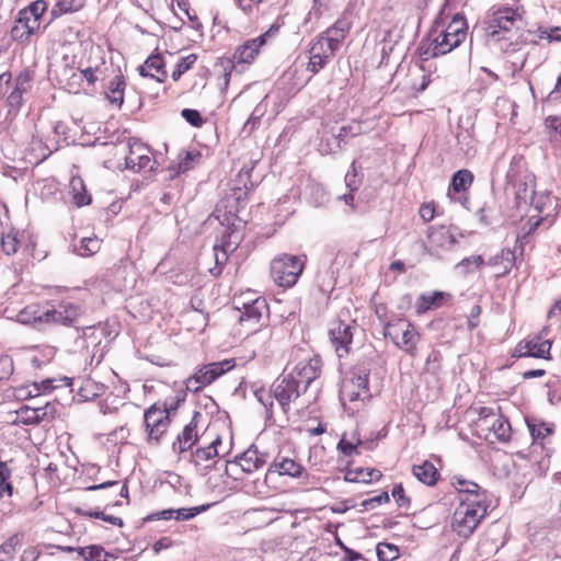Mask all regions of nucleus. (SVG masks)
Wrapping results in <instances>:
<instances>
[{"label":"nucleus","instance_id":"1","mask_svg":"<svg viewBox=\"0 0 561 561\" xmlns=\"http://www.w3.org/2000/svg\"><path fill=\"white\" fill-rule=\"evenodd\" d=\"M485 32L489 42L499 44L505 54L515 53L524 45L537 44V38L531 31H522L524 21L517 9L501 7L492 10L485 18Z\"/></svg>","mask_w":561,"mask_h":561},{"label":"nucleus","instance_id":"2","mask_svg":"<svg viewBox=\"0 0 561 561\" xmlns=\"http://www.w3.org/2000/svg\"><path fill=\"white\" fill-rule=\"evenodd\" d=\"M466 19L457 13L448 26L437 34L427 45L424 41L419 46L420 55L423 59L434 58L445 55L458 47L467 36Z\"/></svg>","mask_w":561,"mask_h":561},{"label":"nucleus","instance_id":"3","mask_svg":"<svg viewBox=\"0 0 561 561\" xmlns=\"http://www.w3.org/2000/svg\"><path fill=\"white\" fill-rule=\"evenodd\" d=\"M459 506L453 516V529L462 538H469L486 515L485 500L459 496Z\"/></svg>","mask_w":561,"mask_h":561},{"label":"nucleus","instance_id":"4","mask_svg":"<svg viewBox=\"0 0 561 561\" xmlns=\"http://www.w3.org/2000/svg\"><path fill=\"white\" fill-rule=\"evenodd\" d=\"M305 262L300 256L282 254L271 262V275L280 287H293L300 277Z\"/></svg>","mask_w":561,"mask_h":561},{"label":"nucleus","instance_id":"5","mask_svg":"<svg viewBox=\"0 0 561 561\" xmlns=\"http://www.w3.org/2000/svg\"><path fill=\"white\" fill-rule=\"evenodd\" d=\"M344 316H348V312H341L329 329L330 342L340 358L350 354L353 337L359 329L356 320L345 319Z\"/></svg>","mask_w":561,"mask_h":561},{"label":"nucleus","instance_id":"6","mask_svg":"<svg viewBox=\"0 0 561 561\" xmlns=\"http://www.w3.org/2000/svg\"><path fill=\"white\" fill-rule=\"evenodd\" d=\"M383 335L386 337L389 336L405 353L410 355L415 354L420 334L410 321L397 318L391 322H385Z\"/></svg>","mask_w":561,"mask_h":561},{"label":"nucleus","instance_id":"7","mask_svg":"<svg viewBox=\"0 0 561 561\" xmlns=\"http://www.w3.org/2000/svg\"><path fill=\"white\" fill-rule=\"evenodd\" d=\"M233 367V359H225L203 365L192 376L185 379L184 385L186 386V390L198 392Z\"/></svg>","mask_w":561,"mask_h":561},{"label":"nucleus","instance_id":"8","mask_svg":"<svg viewBox=\"0 0 561 561\" xmlns=\"http://www.w3.org/2000/svg\"><path fill=\"white\" fill-rule=\"evenodd\" d=\"M272 392L284 412H287L289 404L296 401L305 389H300V383L290 373L280 375L272 386Z\"/></svg>","mask_w":561,"mask_h":561},{"label":"nucleus","instance_id":"9","mask_svg":"<svg viewBox=\"0 0 561 561\" xmlns=\"http://www.w3.org/2000/svg\"><path fill=\"white\" fill-rule=\"evenodd\" d=\"M144 419L149 439L158 443L171 423L168 409L162 408L159 402L153 403L145 411Z\"/></svg>","mask_w":561,"mask_h":561},{"label":"nucleus","instance_id":"10","mask_svg":"<svg viewBox=\"0 0 561 561\" xmlns=\"http://www.w3.org/2000/svg\"><path fill=\"white\" fill-rule=\"evenodd\" d=\"M279 27L277 25H272L265 33L260 36L248 39L242 45H240L232 57L234 64H251L254 58L257 56L260 48L265 45L268 37L274 36L278 33Z\"/></svg>","mask_w":561,"mask_h":561},{"label":"nucleus","instance_id":"11","mask_svg":"<svg viewBox=\"0 0 561 561\" xmlns=\"http://www.w3.org/2000/svg\"><path fill=\"white\" fill-rule=\"evenodd\" d=\"M322 360L320 356L313 355L298 362L291 369L290 375L300 383V389L307 391L308 387L320 377Z\"/></svg>","mask_w":561,"mask_h":561},{"label":"nucleus","instance_id":"12","mask_svg":"<svg viewBox=\"0 0 561 561\" xmlns=\"http://www.w3.org/2000/svg\"><path fill=\"white\" fill-rule=\"evenodd\" d=\"M82 313L81 307L73 302L62 301L57 308L44 311L46 323H57L66 327L76 325Z\"/></svg>","mask_w":561,"mask_h":561},{"label":"nucleus","instance_id":"13","mask_svg":"<svg viewBox=\"0 0 561 561\" xmlns=\"http://www.w3.org/2000/svg\"><path fill=\"white\" fill-rule=\"evenodd\" d=\"M551 345L552 343L549 340L545 339L541 334H536L519 342L515 348L514 356L549 359Z\"/></svg>","mask_w":561,"mask_h":561},{"label":"nucleus","instance_id":"14","mask_svg":"<svg viewBox=\"0 0 561 561\" xmlns=\"http://www.w3.org/2000/svg\"><path fill=\"white\" fill-rule=\"evenodd\" d=\"M217 219L221 222V225H227V228H226V232L224 233L222 236V243L221 245H217L215 244L214 245V252H215V262H216V265L217 267L218 266H224L226 264V262L228 261V253L230 251H234L237 245H238V241H226V238H231L233 234H234V230L232 229V227L234 226L233 222H231V219H234L236 215H232L231 213H225V214H220V211L217 209Z\"/></svg>","mask_w":561,"mask_h":561},{"label":"nucleus","instance_id":"15","mask_svg":"<svg viewBox=\"0 0 561 561\" xmlns=\"http://www.w3.org/2000/svg\"><path fill=\"white\" fill-rule=\"evenodd\" d=\"M150 150L144 144L135 140L129 144V154L125 159V165L135 172L153 171L156 161L149 156Z\"/></svg>","mask_w":561,"mask_h":561},{"label":"nucleus","instance_id":"16","mask_svg":"<svg viewBox=\"0 0 561 561\" xmlns=\"http://www.w3.org/2000/svg\"><path fill=\"white\" fill-rule=\"evenodd\" d=\"M267 460V455L264 453H260L259 449L252 445L240 456L236 457V460L232 462H227L226 472L230 476L229 467H240L241 470L245 473H252L257 469L262 468Z\"/></svg>","mask_w":561,"mask_h":561},{"label":"nucleus","instance_id":"17","mask_svg":"<svg viewBox=\"0 0 561 561\" xmlns=\"http://www.w3.org/2000/svg\"><path fill=\"white\" fill-rule=\"evenodd\" d=\"M202 413L195 411L190 423H187L181 433L178 434L175 442L173 443V450L179 454H183L191 449L197 442V423L202 419Z\"/></svg>","mask_w":561,"mask_h":561},{"label":"nucleus","instance_id":"18","mask_svg":"<svg viewBox=\"0 0 561 561\" xmlns=\"http://www.w3.org/2000/svg\"><path fill=\"white\" fill-rule=\"evenodd\" d=\"M351 22L346 18H340L327 28L321 35L325 38L331 51H337L351 30Z\"/></svg>","mask_w":561,"mask_h":561},{"label":"nucleus","instance_id":"19","mask_svg":"<svg viewBox=\"0 0 561 561\" xmlns=\"http://www.w3.org/2000/svg\"><path fill=\"white\" fill-rule=\"evenodd\" d=\"M138 70L141 77L154 79L159 83L164 82L168 78L165 64L160 54H151Z\"/></svg>","mask_w":561,"mask_h":561},{"label":"nucleus","instance_id":"20","mask_svg":"<svg viewBox=\"0 0 561 561\" xmlns=\"http://www.w3.org/2000/svg\"><path fill=\"white\" fill-rule=\"evenodd\" d=\"M39 27L41 22H35L30 16L23 15V13L19 11L14 25L11 28V37L21 43L27 42Z\"/></svg>","mask_w":561,"mask_h":561},{"label":"nucleus","instance_id":"21","mask_svg":"<svg viewBox=\"0 0 561 561\" xmlns=\"http://www.w3.org/2000/svg\"><path fill=\"white\" fill-rule=\"evenodd\" d=\"M304 471L305 468L294 459L278 455L270 465L266 472V478L273 473H277L279 476H289L291 478H299L302 476Z\"/></svg>","mask_w":561,"mask_h":561},{"label":"nucleus","instance_id":"22","mask_svg":"<svg viewBox=\"0 0 561 561\" xmlns=\"http://www.w3.org/2000/svg\"><path fill=\"white\" fill-rule=\"evenodd\" d=\"M77 551L84 561H125L118 553L107 552L99 545L79 547Z\"/></svg>","mask_w":561,"mask_h":561},{"label":"nucleus","instance_id":"23","mask_svg":"<svg viewBox=\"0 0 561 561\" xmlns=\"http://www.w3.org/2000/svg\"><path fill=\"white\" fill-rule=\"evenodd\" d=\"M517 250L519 249L515 247L514 250L503 249L501 253L493 255L488 260V265L499 266L501 268V271L497 274L499 277L506 275L507 273H510V271L512 270L516 262Z\"/></svg>","mask_w":561,"mask_h":561},{"label":"nucleus","instance_id":"24","mask_svg":"<svg viewBox=\"0 0 561 561\" xmlns=\"http://www.w3.org/2000/svg\"><path fill=\"white\" fill-rule=\"evenodd\" d=\"M430 242L438 248L449 249L456 243L455 236L445 226H432L428 228Z\"/></svg>","mask_w":561,"mask_h":561},{"label":"nucleus","instance_id":"25","mask_svg":"<svg viewBox=\"0 0 561 561\" xmlns=\"http://www.w3.org/2000/svg\"><path fill=\"white\" fill-rule=\"evenodd\" d=\"M126 82L122 75L114 76L106 87L105 96L111 104L121 107L124 103Z\"/></svg>","mask_w":561,"mask_h":561},{"label":"nucleus","instance_id":"26","mask_svg":"<svg viewBox=\"0 0 561 561\" xmlns=\"http://www.w3.org/2000/svg\"><path fill=\"white\" fill-rule=\"evenodd\" d=\"M382 477L381 472L377 469H347L344 476L346 482H358L369 484L378 481Z\"/></svg>","mask_w":561,"mask_h":561},{"label":"nucleus","instance_id":"27","mask_svg":"<svg viewBox=\"0 0 561 561\" xmlns=\"http://www.w3.org/2000/svg\"><path fill=\"white\" fill-rule=\"evenodd\" d=\"M445 297H449V294L438 290L431 294H422L416 301V312L422 314L431 309L440 307Z\"/></svg>","mask_w":561,"mask_h":561},{"label":"nucleus","instance_id":"28","mask_svg":"<svg viewBox=\"0 0 561 561\" xmlns=\"http://www.w3.org/2000/svg\"><path fill=\"white\" fill-rule=\"evenodd\" d=\"M413 476L422 483L426 485H434L438 478L439 472L435 466L430 461H424L421 465H414L412 468Z\"/></svg>","mask_w":561,"mask_h":561},{"label":"nucleus","instance_id":"29","mask_svg":"<svg viewBox=\"0 0 561 561\" xmlns=\"http://www.w3.org/2000/svg\"><path fill=\"white\" fill-rule=\"evenodd\" d=\"M70 247L75 254L89 257L100 251L101 241L96 237H85L81 238L78 243L73 242Z\"/></svg>","mask_w":561,"mask_h":561},{"label":"nucleus","instance_id":"30","mask_svg":"<svg viewBox=\"0 0 561 561\" xmlns=\"http://www.w3.org/2000/svg\"><path fill=\"white\" fill-rule=\"evenodd\" d=\"M369 368L365 366L357 365L352 370V377L350 380L344 381L345 383H352V388L357 390H362L365 397H370L369 394Z\"/></svg>","mask_w":561,"mask_h":561},{"label":"nucleus","instance_id":"31","mask_svg":"<svg viewBox=\"0 0 561 561\" xmlns=\"http://www.w3.org/2000/svg\"><path fill=\"white\" fill-rule=\"evenodd\" d=\"M454 485L462 497L485 500V491H482L481 486L473 481L455 478Z\"/></svg>","mask_w":561,"mask_h":561},{"label":"nucleus","instance_id":"32","mask_svg":"<svg viewBox=\"0 0 561 561\" xmlns=\"http://www.w3.org/2000/svg\"><path fill=\"white\" fill-rule=\"evenodd\" d=\"M58 150V147H50L42 139L33 137L27 151L34 157L35 163H41L46 160L54 151Z\"/></svg>","mask_w":561,"mask_h":561},{"label":"nucleus","instance_id":"33","mask_svg":"<svg viewBox=\"0 0 561 561\" xmlns=\"http://www.w3.org/2000/svg\"><path fill=\"white\" fill-rule=\"evenodd\" d=\"M344 144V138L337 134L324 133L319 142V152L321 154H332L339 152Z\"/></svg>","mask_w":561,"mask_h":561},{"label":"nucleus","instance_id":"34","mask_svg":"<svg viewBox=\"0 0 561 561\" xmlns=\"http://www.w3.org/2000/svg\"><path fill=\"white\" fill-rule=\"evenodd\" d=\"M536 178L533 173H526L517 184L515 197L518 203L527 204L531 198V193L535 192Z\"/></svg>","mask_w":561,"mask_h":561},{"label":"nucleus","instance_id":"35","mask_svg":"<svg viewBox=\"0 0 561 561\" xmlns=\"http://www.w3.org/2000/svg\"><path fill=\"white\" fill-rule=\"evenodd\" d=\"M266 308V302L262 298L254 299L251 304L244 305V310L241 312L240 321L259 322L262 311Z\"/></svg>","mask_w":561,"mask_h":561},{"label":"nucleus","instance_id":"36","mask_svg":"<svg viewBox=\"0 0 561 561\" xmlns=\"http://www.w3.org/2000/svg\"><path fill=\"white\" fill-rule=\"evenodd\" d=\"M526 424L534 442L543 439L553 433V425L536 419H526Z\"/></svg>","mask_w":561,"mask_h":561},{"label":"nucleus","instance_id":"37","mask_svg":"<svg viewBox=\"0 0 561 561\" xmlns=\"http://www.w3.org/2000/svg\"><path fill=\"white\" fill-rule=\"evenodd\" d=\"M541 221L542 218L531 216L523 226L522 231L515 241V248L519 249L520 254L524 252V247L527 243V239L538 229Z\"/></svg>","mask_w":561,"mask_h":561},{"label":"nucleus","instance_id":"38","mask_svg":"<svg viewBox=\"0 0 561 561\" xmlns=\"http://www.w3.org/2000/svg\"><path fill=\"white\" fill-rule=\"evenodd\" d=\"M18 417L25 425H37L45 421V412H41L38 407L30 408L24 405L18 411Z\"/></svg>","mask_w":561,"mask_h":561},{"label":"nucleus","instance_id":"39","mask_svg":"<svg viewBox=\"0 0 561 561\" xmlns=\"http://www.w3.org/2000/svg\"><path fill=\"white\" fill-rule=\"evenodd\" d=\"M180 160L176 163V167L172 165L170 167V171H173L174 173L171 174V178H174L185 171L191 170L194 164L199 160L201 153L199 152H193V151H186L183 157H179Z\"/></svg>","mask_w":561,"mask_h":561},{"label":"nucleus","instance_id":"40","mask_svg":"<svg viewBox=\"0 0 561 561\" xmlns=\"http://www.w3.org/2000/svg\"><path fill=\"white\" fill-rule=\"evenodd\" d=\"M490 430L493 432L497 440L507 443L511 438V424L508 420L499 415L491 422Z\"/></svg>","mask_w":561,"mask_h":561},{"label":"nucleus","instance_id":"41","mask_svg":"<svg viewBox=\"0 0 561 561\" xmlns=\"http://www.w3.org/2000/svg\"><path fill=\"white\" fill-rule=\"evenodd\" d=\"M16 320L23 324L45 322L44 311H42L37 305H30L16 314Z\"/></svg>","mask_w":561,"mask_h":561},{"label":"nucleus","instance_id":"42","mask_svg":"<svg viewBox=\"0 0 561 561\" xmlns=\"http://www.w3.org/2000/svg\"><path fill=\"white\" fill-rule=\"evenodd\" d=\"M106 390V387L102 382L94 381L92 379H87L83 381L80 387L79 394L84 400H93L96 397L102 396Z\"/></svg>","mask_w":561,"mask_h":561},{"label":"nucleus","instance_id":"43","mask_svg":"<svg viewBox=\"0 0 561 561\" xmlns=\"http://www.w3.org/2000/svg\"><path fill=\"white\" fill-rule=\"evenodd\" d=\"M473 182V174L467 169L458 170L451 178V186L455 192L460 193L467 191Z\"/></svg>","mask_w":561,"mask_h":561},{"label":"nucleus","instance_id":"44","mask_svg":"<svg viewBox=\"0 0 561 561\" xmlns=\"http://www.w3.org/2000/svg\"><path fill=\"white\" fill-rule=\"evenodd\" d=\"M484 263L482 255H471L462 259L455 268L463 276L473 273Z\"/></svg>","mask_w":561,"mask_h":561},{"label":"nucleus","instance_id":"45","mask_svg":"<svg viewBox=\"0 0 561 561\" xmlns=\"http://www.w3.org/2000/svg\"><path fill=\"white\" fill-rule=\"evenodd\" d=\"M25 537L24 531H18L10 536L1 546H0V554H7L10 558L13 557L16 549L20 548L23 543Z\"/></svg>","mask_w":561,"mask_h":561},{"label":"nucleus","instance_id":"46","mask_svg":"<svg viewBox=\"0 0 561 561\" xmlns=\"http://www.w3.org/2000/svg\"><path fill=\"white\" fill-rule=\"evenodd\" d=\"M456 139L460 150L466 154H469L473 150V133L470 128H463L459 124Z\"/></svg>","mask_w":561,"mask_h":561},{"label":"nucleus","instance_id":"47","mask_svg":"<svg viewBox=\"0 0 561 561\" xmlns=\"http://www.w3.org/2000/svg\"><path fill=\"white\" fill-rule=\"evenodd\" d=\"M71 187L73 191V201L77 206L81 207L91 203V196L87 193L85 186L81 179L72 180Z\"/></svg>","mask_w":561,"mask_h":561},{"label":"nucleus","instance_id":"48","mask_svg":"<svg viewBox=\"0 0 561 561\" xmlns=\"http://www.w3.org/2000/svg\"><path fill=\"white\" fill-rule=\"evenodd\" d=\"M211 504H203L194 507H182V508H173L174 515L173 518L176 520H190L197 516L198 514H202L206 512Z\"/></svg>","mask_w":561,"mask_h":561},{"label":"nucleus","instance_id":"49","mask_svg":"<svg viewBox=\"0 0 561 561\" xmlns=\"http://www.w3.org/2000/svg\"><path fill=\"white\" fill-rule=\"evenodd\" d=\"M196 60H197L196 54H190L185 57L180 58L175 66V69L172 71V75H171L172 79L174 81H178L183 73L188 71L194 66Z\"/></svg>","mask_w":561,"mask_h":561},{"label":"nucleus","instance_id":"50","mask_svg":"<svg viewBox=\"0 0 561 561\" xmlns=\"http://www.w3.org/2000/svg\"><path fill=\"white\" fill-rule=\"evenodd\" d=\"M47 10V3L44 0H36L32 2L28 7L20 10L23 15L30 16L35 22H41L43 14Z\"/></svg>","mask_w":561,"mask_h":561},{"label":"nucleus","instance_id":"51","mask_svg":"<svg viewBox=\"0 0 561 561\" xmlns=\"http://www.w3.org/2000/svg\"><path fill=\"white\" fill-rule=\"evenodd\" d=\"M379 561H393L399 557V549L396 545L380 542L376 548Z\"/></svg>","mask_w":561,"mask_h":561},{"label":"nucleus","instance_id":"52","mask_svg":"<svg viewBox=\"0 0 561 561\" xmlns=\"http://www.w3.org/2000/svg\"><path fill=\"white\" fill-rule=\"evenodd\" d=\"M11 471L8 466L0 461V497L4 495L11 497L13 495V486L9 481Z\"/></svg>","mask_w":561,"mask_h":561},{"label":"nucleus","instance_id":"53","mask_svg":"<svg viewBox=\"0 0 561 561\" xmlns=\"http://www.w3.org/2000/svg\"><path fill=\"white\" fill-rule=\"evenodd\" d=\"M345 184L351 192H356L362 184V176L358 174L355 160L352 162L348 172L345 174Z\"/></svg>","mask_w":561,"mask_h":561},{"label":"nucleus","instance_id":"54","mask_svg":"<svg viewBox=\"0 0 561 561\" xmlns=\"http://www.w3.org/2000/svg\"><path fill=\"white\" fill-rule=\"evenodd\" d=\"M263 115H264V111L260 106H256L252 111V113L249 116V118L247 119V122L243 124L242 133H244L247 135H251L252 131L260 125V122H261V118Z\"/></svg>","mask_w":561,"mask_h":561},{"label":"nucleus","instance_id":"55","mask_svg":"<svg viewBox=\"0 0 561 561\" xmlns=\"http://www.w3.org/2000/svg\"><path fill=\"white\" fill-rule=\"evenodd\" d=\"M442 359L443 356L440 351L435 348L432 350L425 360V370L433 375L437 374L440 369Z\"/></svg>","mask_w":561,"mask_h":561},{"label":"nucleus","instance_id":"56","mask_svg":"<svg viewBox=\"0 0 561 561\" xmlns=\"http://www.w3.org/2000/svg\"><path fill=\"white\" fill-rule=\"evenodd\" d=\"M363 444L362 439L359 437L356 438V442L353 443L351 440H347L344 436L340 439L337 443V450H340L343 455L351 457L353 455L358 454V446Z\"/></svg>","mask_w":561,"mask_h":561},{"label":"nucleus","instance_id":"57","mask_svg":"<svg viewBox=\"0 0 561 561\" xmlns=\"http://www.w3.org/2000/svg\"><path fill=\"white\" fill-rule=\"evenodd\" d=\"M187 391L188 390H186V387L184 389L179 390L171 402L165 401L163 403H160V405L162 408H167L168 414L171 416L176 412L179 407L186 400Z\"/></svg>","mask_w":561,"mask_h":561},{"label":"nucleus","instance_id":"58","mask_svg":"<svg viewBox=\"0 0 561 561\" xmlns=\"http://www.w3.org/2000/svg\"><path fill=\"white\" fill-rule=\"evenodd\" d=\"M331 59L328 58V55H318L314 53H310L308 70L312 73H318L321 69H323Z\"/></svg>","mask_w":561,"mask_h":561},{"label":"nucleus","instance_id":"59","mask_svg":"<svg viewBox=\"0 0 561 561\" xmlns=\"http://www.w3.org/2000/svg\"><path fill=\"white\" fill-rule=\"evenodd\" d=\"M55 381H56L55 379H45V380L41 381L39 383L35 382L32 386L33 389L28 390L26 396L38 397L42 393L50 392L53 389L56 388V386L54 385Z\"/></svg>","mask_w":561,"mask_h":561},{"label":"nucleus","instance_id":"60","mask_svg":"<svg viewBox=\"0 0 561 561\" xmlns=\"http://www.w3.org/2000/svg\"><path fill=\"white\" fill-rule=\"evenodd\" d=\"M387 502H389V494L387 491H383L376 496H373L370 499L362 501V503L359 504L362 507L360 511L363 512V511L373 510V508L381 505L382 503H387Z\"/></svg>","mask_w":561,"mask_h":561},{"label":"nucleus","instance_id":"61","mask_svg":"<svg viewBox=\"0 0 561 561\" xmlns=\"http://www.w3.org/2000/svg\"><path fill=\"white\" fill-rule=\"evenodd\" d=\"M309 53H314L318 55H328V58L332 59L337 51L330 53V48L327 45L325 38L320 34L311 45Z\"/></svg>","mask_w":561,"mask_h":561},{"label":"nucleus","instance_id":"62","mask_svg":"<svg viewBox=\"0 0 561 561\" xmlns=\"http://www.w3.org/2000/svg\"><path fill=\"white\" fill-rule=\"evenodd\" d=\"M364 133L363 123L360 122H353L350 125H344L340 128L339 135L341 138H344V144L346 142L345 139L347 137H356Z\"/></svg>","mask_w":561,"mask_h":561},{"label":"nucleus","instance_id":"63","mask_svg":"<svg viewBox=\"0 0 561 561\" xmlns=\"http://www.w3.org/2000/svg\"><path fill=\"white\" fill-rule=\"evenodd\" d=\"M181 116L193 127H201L205 122L202 114L194 108L182 110Z\"/></svg>","mask_w":561,"mask_h":561},{"label":"nucleus","instance_id":"64","mask_svg":"<svg viewBox=\"0 0 561 561\" xmlns=\"http://www.w3.org/2000/svg\"><path fill=\"white\" fill-rule=\"evenodd\" d=\"M31 72L28 70H23L16 76L13 88L18 91L25 93L31 87Z\"/></svg>","mask_w":561,"mask_h":561}]
</instances>
